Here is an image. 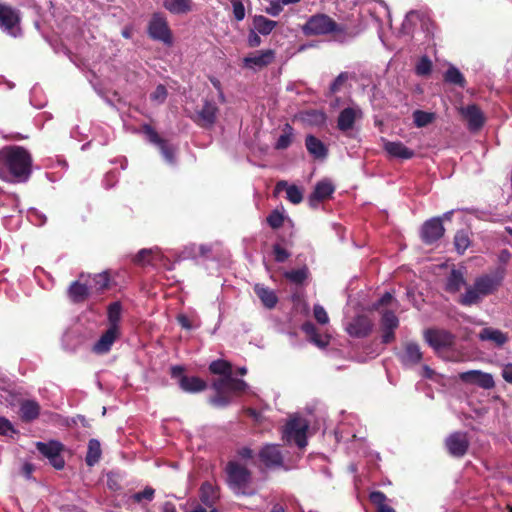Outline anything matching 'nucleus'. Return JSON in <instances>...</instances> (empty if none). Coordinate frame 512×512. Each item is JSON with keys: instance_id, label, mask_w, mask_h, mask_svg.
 <instances>
[{"instance_id": "nucleus-8", "label": "nucleus", "mask_w": 512, "mask_h": 512, "mask_svg": "<svg viewBox=\"0 0 512 512\" xmlns=\"http://www.w3.org/2000/svg\"><path fill=\"white\" fill-rule=\"evenodd\" d=\"M148 32L151 38L162 41L165 44L172 43V34L166 18L159 13L152 16Z\"/></svg>"}, {"instance_id": "nucleus-37", "label": "nucleus", "mask_w": 512, "mask_h": 512, "mask_svg": "<svg viewBox=\"0 0 512 512\" xmlns=\"http://www.w3.org/2000/svg\"><path fill=\"white\" fill-rule=\"evenodd\" d=\"M301 120L309 125L319 126L325 123L326 115L319 110H309L301 113Z\"/></svg>"}, {"instance_id": "nucleus-63", "label": "nucleus", "mask_w": 512, "mask_h": 512, "mask_svg": "<svg viewBox=\"0 0 512 512\" xmlns=\"http://www.w3.org/2000/svg\"><path fill=\"white\" fill-rule=\"evenodd\" d=\"M502 377L506 382L512 383V363L506 364L503 367Z\"/></svg>"}, {"instance_id": "nucleus-29", "label": "nucleus", "mask_w": 512, "mask_h": 512, "mask_svg": "<svg viewBox=\"0 0 512 512\" xmlns=\"http://www.w3.org/2000/svg\"><path fill=\"white\" fill-rule=\"evenodd\" d=\"M276 192L286 190L287 199L293 204H299L303 200V191L296 185H288L286 181H279L275 187Z\"/></svg>"}, {"instance_id": "nucleus-30", "label": "nucleus", "mask_w": 512, "mask_h": 512, "mask_svg": "<svg viewBox=\"0 0 512 512\" xmlns=\"http://www.w3.org/2000/svg\"><path fill=\"white\" fill-rule=\"evenodd\" d=\"M422 359V353L420 347L416 343H407L403 354L401 355V361L405 365H415Z\"/></svg>"}, {"instance_id": "nucleus-19", "label": "nucleus", "mask_w": 512, "mask_h": 512, "mask_svg": "<svg viewBox=\"0 0 512 512\" xmlns=\"http://www.w3.org/2000/svg\"><path fill=\"white\" fill-rule=\"evenodd\" d=\"M461 113L467 120L470 130H478L484 124L483 113L476 105H468L462 108Z\"/></svg>"}, {"instance_id": "nucleus-13", "label": "nucleus", "mask_w": 512, "mask_h": 512, "mask_svg": "<svg viewBox=\"0 0 512 512\" xmlns=\"http://www.w3.org/2000/svg\"><path fill=\"white\" fill-rule=\"evenodd\" d=\"M425 340L435 350H440L452 346L454 336L445 330H428L425 332Z\"/></svg>"}, {"instance_id": "nucleus-44", "label": "nucleus", "mask_w": 512, "mask_h": 512, "mask_svg": "<svg viewBox=\"0 0 512 512\" xmlns=\"http://www.w3.org/2000/svg\"><path fill=\"white\" fill-rule=\"evenodd\" d=\"M399 321L393 311H384L381 318L382 329H396Z\"/></svg>"}, {"instance_id": "nucleus-33", "label": "nucleus", "mask_w": 512, "mask_h": 512, "mask_svg": "<svg viewBox=\"0 0 512 512\" xmlns=\"http://www.w3.org/2000/svg\"><path fill=\"white\" fill-rule=\"evenodd\" d=\"M40 406L36 401L25 400L20 405V416L23 421L30 422L38 417Z\"/></svg>"}, {"instance_id": "nucleus-16", "label": "nucleus", "mask_w": 512, "mask_h": 512, "mask_svg": "<svg viewBox=\"0 0 512 512\" xmlns=\"http://www.w3.org/2000/svg\"><path fill=\"white\" fill-rule=\"evenodd\" d=\"M444 227L440 218H433L424 223L421 234L424 242L433 243L442 237Z\"/></svg>"}, {"instance_id": "nucleus-17", "label": "nucleus", "mask_w": 512, "mask_h": 512, "mask_svg": "<svg viewBox=\"0 0 512 512\" xmlns=\"http://www.w3.org/2000/svg\"><path fill=\"white\" fill-rule=\"evenodd\" d=\"M373 324L371 320L363 315L355 317L346 327V331L353 337H365L372 330Z\"/></svg>"}, {"instance_id": "nucleus-23", "label": "nucleus", "mask_w": 512, "mask_h": 512, "mask_svg": "<svg viewBox=\"0 0 512 512\" xmlns=\"http://www.w3.org/2000/svg\"><path fill=\"white\" fill-rule=\"evenodd\" d=\"M254 292L267 309H273L277 305L278 297L274 290L258 283L254 286Z\"/></svg>"}, {"instance_id": "nucleus-7", "label": "nucleus", "mask_w": 512, "mask_h": 512, "mask_svg": "<svg viewBox=\"0 0 512 512\" xmlns=\"http://www.w3.org/2000/svg\"><path fill=\"white\" fill-rule=\"evenodd\" d=\"M20 12L7 4L0 3V29L12 37L21 35Z\"/></svg>"}, {"instance_id": "nucleus-36", "label": "nucleus", "mask_w": 512, "mask_h": 512, "mask_svg": "<svg viewBox=\"0 0 512 512\" xmlns=\"http://www.w3.org/2000/svg\"><path fill=\"white\" fill-rule=\"evenodd\" d=\"M217 498L218 493L216 488L209 482L203 483L200 489L201 501L208 507H211L213 506Z\"/></svg>"}, {"instance_id": "nucleus-5", "label": "nucleus", "mask_w": 512, "mask_h": 512, "mask_svg": "<svg viewBox=\"0 0 512 512\" xmlns=\"http://www.w3.org/2000/svg\"><path fill=\"white\" fill-rule=\"evenodd\" d=\"M226 472L228 484L236 494H252L247 490L250 482V472L244 466L236 461H231L226 467Z\"/></svg>"}, {"instance_id": "nucleus-61", "label": "nucleus", "mask_w": 512, "mask_h": 512, "mask_svg": "<svg viewBox=\"0 0 512 512\" xmlns=\"http://www.w3.org/2000/svg\"><path fill=\"white\" fill-rule=\"evenodd\" d=\"M291 141H292L291 132L284 133L278 138L277 143H276V148L285 149L291 144Z\"/></svg>"}, {"instance_id": "nucleus-48", "label": "nucleus", "mask_w": 512, "mask_h": 512, "mask_svg": "<svg viewBox=\"0 0 512 512\" xmlns=\"http://www.w3.org/2000/svg\"><path fill=\"white\" fill-rule=\"evenodd\" d=\"M432 68V62L428 57H422L416 65V73L419 76H426L430 74Z\"/></svg>"}, {"instance_id": "nucleus-58", "label": "nucleus", "mask_w": 512, "mask_h": 512, "mask_svg": "<svg viewBox=\"0 0 512 512\" xmlns=\"http://www.w3.org/2000/svg\"><path fill=\"white\" fill-rule=\"evenodd\" d=\"M15 432L11 422L4 418L0 417V434L5 436H10Z\"/></svg>"}, {"instance_id": "nucleus-46", "label": "nucleus", "mask_w": 512, "mask_h": 512, "mask_svg": "<svg viewBox=\"0 0 512 512\" xmlns=\"http://www.w3.org/2000/svg\"><path fill=\"white\" fill-rule=\"evenodd\" d=\"M284 276L295 284H301L307 277V269L301 268L296 270L287 271Z\"/></svg>"}, {"instance_id": "nucleus-22", "label": "nucleus", "mask_w": 512, "mask_h": 512, "mask_svg": "<svg viewBox=\"0 0 512 512\" xmlns=\"http://www.w3.org/2000/svg\"><path fill=\"white\" fill-rule=\"evenodd\" d=\"M362 117V111L356 107H348L341 111L338 117V128L347 131L353 127L354 122Z\"/></svg>"}, {"instance_id": "nucleus-62", "label": "nucleus", "mask_w": 512, "mask_h": 512, "mask_svg": "<svg viewBox=\"0 0 512 512\" xmlns=\"http://www.w3.org/2000/svg\"><path fill=\"white\" fill-rule=\"evenodd\" d=\"M348 78V75L347 73H341L337 76V78L333 81V83L331 84V91L332 92H336L340 89V87L342 86V84L347 80Z\"/></svg>"}, {"instance_id": "nucleus-4", "label": "nucleus", "mask_w": 512, "mask_h": 512, "mask_svg": "<svg viewBox=\"0 0 512 512\" xmlns=\"http://www.w3.org/2000/svg\"><path fill=\"white\" fill-rule=\"evenodd\" d=\"M212 386L217 395L211 398V403L218 407L228 405L233 395L245 391L248 387L244 380L235 379L232 374L215 380Z\"/></svg>"}, {"instance_id": "nucleus-53", "label": "nucleus", "mask_w": 512, "mask_h": 512, "mask_svg": "<svg viewBox=\"0 0 512 512\" xmlns=\"http://www.w3.org/2000/svg\"><path fill=\"white\" fill-rule=\"evenodd\" d=\"M314 317L320 324H327L329 322V317L326 310L321 305H315L313 308Z\"/></svg>"}, {"instance_id": "nucleus-64", "label": "nucleus", "mask_w": 512, "mask_h": 512, "mask_svg": "<svg viewBox=\"0 0 512 512\" xmlns=\"http://www.w3.org/2000/svg\"><path fill=\"white\" fill-rule=\"evenodd\" d=\"M160 512H177L176 506L170 501H166L159 506Z\"/></svg>"}, {"instance_id": "nucleus-6", "label": "nucleus", "mask_w": 512, "mask_h": 512, "mask_svg": "<svg viewBox=\"0 0 512 512\" xmlns=\"http://www.w3.org/2000/svg\"><path fill=\"white\" fill-rule=\"evenodd\" d=\"M309 423L301 417L291 418L283 429V439L288 442H294L300 449L307 445V430Z\"/></svg>"}, {"instance_id": "nucleus-10", "label": "nucleus", "mask_w": 512, "mask_h": 512, "mask_svg": "<svg viewBox=\"0 0 512 512\" xmlns=\"http://www.w3.org/2000/svg\"><path fill=\"white\" fill-rule=\"evenodd\" d=\"M259 458L266 467H282L286 470L291 468V466L284 464L279 446L275 444L263 446L259 451Z\"/></svg>"}, {"instance_id": "nucleus-52", "label": "nucleus", "mask_w": 512, "mask_h": 512, "mask_svg": "<svg viewBox=\"0 0 512 512\" xmlns=\"http://www.w3.org/2000/svg\"><path fill=\"white\" fill-rule=\"evenodd\" d=\"M158 146L164 159L170 164L174 163V148L168 145L164 140L158 144Z\"/></svg>"}, {"instance_id": "nucleus-12", "label": "nucleus", "mask_w": 512, "mask_h": 512, "mask_svg": "<svg viewBox=\"0 0 512 512\" xmlns=\"http://www.w3.org/2000/svg\"><path fill=\"white\" fill-rule=\"evenodd\" d=\"M120 335V329H116L115 327H108V329L94 343L92 351L97 355L108 353L115 341L119 339Z\"/></svg>"}, {"instance_id": "nucleus-55", "label": "nucleus", "mask_w": 512, "mask_h": 512, "mask_svg": "<svg viewBox=\"0 0 512 512\" xmlns=\"http://www.w3.org/2000/svg\"><path fill=\"white\" fill-rule=\"evenodd\" d=\"M268 224L272 228H279L283 225L284 217L278 211H273L267 218Z\"/></svg>"}, {"instance_id": "nucleus-57", "label": "nucleus", "mask_w": 512, "mask_h": 512, "mask_svg": "<svg viewBox=\"0 0 512 512\" xmlns=\"http://www.w3.org/2000/svg\"><path fill=\"white\" fill-rule=\"evenodd\" d=\"M273 252L275 260L280 263L286 261L290 256L289 252L280 245H274Z\"/></svg>"}, {"instance_id": "nucleus-31", "label": "nucleus", "mask_w": 512, "mask_h": 512, "mask_svg": "<svg viewBox=\"0 0 512 512\" xmlns=\"http://www.w3.org/2000/svg\"><path fill=\"white\" fill-rule=\"evenodd\" d=\"M179 385L185 392L196 393L206 388V382L199 377L181 376Z\"/></svg>"}, {"instance_id": "nucleus-9", "label": "nucleus", "mask_w": 512, "mask_h": 512, "mask_svg": "<svg viewBox=\"0 0 512 512\" xmlns=\"http://www.w3.org/2000/svg\"><path fill=\"white\" fill-rule=\"evenodd\" d=\"M36 447L38 451L49 459L51 465L56 469L64 467V459L61 456L63 446L57 441H50L48 443L37 442Z\"/></svg>"}, {"instance_id": "nucleus-45", "label": "nucleus", "mask_w": 512, "mask_h": 512, "mask_svg": "<svg viewBox=\"0 0 512 512\" xmlns=\"http://www.w3.org/2000/svg\"><path fill=\"white\" fill-rule=\"evenodd\" d=\"M455 248L459 253H463L470 245L468 234L464 231L457 232L454 238Z\"/></svg>"}, {"instance_id": "nucleus-20", "label": "nucleus", "mask_w": 512, "mask_h": 512, "mask_svg": "<svg viewBox=\"0 0 512 512\" xmlns=\"http://www.w3.org/2000/svg\"><path fill=\"white\" fill-rule=\"evenodd\" d=\"M384 150L391 157L403 160L411 159L415 155L412 149L408 148L402 142L399 141H386L384 143Z\"/></svg>"}, {"instance_id": "nucleus-18", "label": "nucleus", "mask_w": 512, "mask_h": 512, "mask_svg": "<svg viewBox=\"0 0 512 512\" xmlns=\"http://www.w3.org/2000/svg\"><path fill=\"white\" fill-rule=\"evenodd\" d=\"M478 338L483 342H491L497 347H502L509 340L507 333L492 327L483 328L479 332Z\"/></svg>"}, {"instance_id": "nucleus-50", "label": "nucleus", "mask_w": 512, "mask_h": 512, "mask_svg": "<svg viewBox=\"0 0 512 512\" xmlns=\"http://www.w3.org/2000/svg\"><path fill=\"white\" fill-rule=\"evenodd\" d=\"M233 8V16L236 21L240 22L245 18V7L242 0H233L231 2Z\"/></svg>"}, {"instance_id": "nucleus-59", "label": "nucleus", "mask_w": 512, "mask_h": 512, "mask_svg": "<svg viewBox=\"0 0 512 512\" xmlns=\"http://www.w3.org/2000/svg\"><path fill=\"white\" fill-rule=\"evenodd\" d=\"M386 495L380 491H374L370 494V500L377 506V509L385 505Z\"/></svg>"}, {"instance_id": "nucleus-39", "label": "nucleus", "mask_w": 512, "mask_h": 512, "mask_svg": "<svg viewBox=\"0 0 512 512\" xmlns=\"http://www.w3.org/2000/svg\"><path fill=\"white\" fill-rule=\"evenodd\" d=\"M436 118L435 113L432 112H426L422 110H415L413 112V120L414 124L418 128L425 127L429 124H431Z\"/></svg>"}, {"instance_id": "nucleus-25", "label": "nucleus", "mask_w": 512, "mask_h": 512, "mask_svg": "<svg viewBox=\"0 0 512 512\" xmlns=\"http://www.w3.org/2000/svg\"><path fill=\"white\" fill-rule=\"evenodd\" d=\"M163 255L158 248L142 249L134 257V262L138 265L157 264L162 261Z\"/></svg>"}, {"instance_id": "nucleus-35", "label": "nucleus", "mask_w": 512, "mask_h": 512, "mask_svg": "<svg viewBox=\"0 0 512 512\" xmlns=\"http://www.w3.org/2000/svg\"><path fill=\"white\" fill-rule=\"evenodd\" d=\"M101 445L96 439H90L88 442V450L86 455V463L88 466H94L101 458Z\"/></svg>"}, {"instance_id": "nucleus-49", "label": "nucleus", "mask_w": 512, "mask_h": 512, "mask_svg": "<svg viewBox=\"0 0 512 512\" xmlns=\"http://www.w3.org/2000/svg\"><path fill=\"white\" fill-rule=\"evenodd\" d=\"M167 94L168 93L166 87L162 84H159L155 91L151 93L150 99L157 104H162L166 100Z\"/></svg>"}, {"instance_id": "nucleus-15", "label": "nucleus", "mask_w": 512, "mask_h": 512, "mask_svg": "<svg viewBox=\"0 0 512 512\" xmlns=\"http://www.w3.org/2000/svg\"><path fill=\"white\" fill-rule=\"evenodd\" d=\"M275 57L273 50L257 51L243 59L244 67L252 70L261 69L269 65Z\"/></svg>"}, {"instance_id": "nucleus-60", "label": "nucleus", "mask_w": 512, "mask_h": 512, "mask_svg": "<svg viewBox=\"0 0 512 512\" xmlns=\"http://www.w3.org/2000/svg\"><path fill=\"white\" fill-rule=\"evenodd\" d=\"M394 302V297L391 293L386 292L375 304L376 309H380L381 307L392 306Z\"/></svg>"}, {"instance_id": "nucleus-21", "label": "nucleus", "mask_w": 512, "mask_h": 512, "mask_svg": "<svg viewBox=\"0 0 512 512\" xmlns=\"http://www.w3.org/2000/svg\"><path fill=\"white\" fill-rule=\"evenodd\" d=\"M334 190L335 187L330 180L325 179L319 181L309 198L310 204L315 206L318 202L329 198L333 194Z\"/></svg>"}, {"instance_id": "nucleus-28", "label": "nucleus", "mask_w": 512, "mask_h": 512, "mask_svg": "<svg viewBox=\"0 0 512 512\" xmlns=\"http://www.w3.org/2000/svg\"><path fill=\"white\" fill-rule=\"evenodd\" d=\"M90 292L91 289L87 280L84 283L73 282L68 290L69 297L73 302H83Z\"/></svg>"}, {"instance_id": "nucleus-56", "label": "nucleus", "mask_w": 512, "mask_h": 512, "mask_svg": "<svg viewBox=\"0 0 512 512\" xmlns=\"http://www.w3.org/2000/svg\"><path fill=\"white\" fill-rule=\"evenodd\" d=\"M143 131L144 133L146 134V136L148 137L149 141L151 143H154L156 145L160 144L163 140L159 137V135L157 134V132L149 125H144L143 126Z\"/></svg>"}, {"instance_id": "nucleus-14", "label": "nucleus", "mask_w": 512, "mask_h": 512, "mask_svg": "<svg viewBox=\"0 0 512 512\" xmlns=\"http://www.w3.org/2000/svg\"><path fill=\"white\" fill-rule=\"evenodd\" d=\"M446 448L454 457H462L469 447V441L465 433L455 432L447 437Z\"/></svg>"}, {"instance_id": "nucleus-3", "label": "nucleus", "mask_w": 512, "mask_h": 512, "mask_svg": "<svg viewBox=\"0 0 512 512\" xmlns=\"http://www.w3.org/2000/svg\"><path fill=\"white\" fill-rule=\"evenodd\" d=\"M302 30L307 36L333 33L335 40L341 42L353 38L359 33V31H352L346 26L337 24L330 16L321 13L311 16L303 25Z\"/></svg>"}, {"instance_id": "nucleus-2", "label": "nucleus", "mask_w": 512, "mask_h": 512, "mask_svg": "<svg viewBox=\"0 0 512 512\" xmlns=\"http://www.w3.org/2000/svg\"><path fill=\"white\" fill-rule=\"evenodd\" d=\"M503 280L501 274H484L477 277L471 285L466 286L465 292L458 297V303L463 306L478 305L482 300L494 294Z\"/></svg>"}, {"instance_id": "nucleus-38", "label": "nucleus", "mask_w": 512, "mask_h": 512, "mask_svg": "<svg viewBox=\"0 0 512 512\" xmlns=\"http://www.w3.org/2000/svg\"><path fill=\"white\" fill-rule=\"evenodd\" d=\"M253 23L255 29L262 35L270 34L277 25L275 21L270 20L262 15L255 16Z\"/></svg>"}, {"instance_id": "nucleus-32", "label": "nucleus", "mask_w": 512, "mask_h": 512, "mask_svg": "<svg viewBox=\"0 0 512 512\" xmlns=\"http://www.w3.org/2000/svg\"><path fill=\"white\" fill-rule=\"evenodd\" d=\"M302 330L308 336L309 340L320 348H324L329 344V336H321L317 333V329L311 322L302 325Z\"/></svg>"}, {"instance_id": "nucleus-24", "label": "nucleus", "mask_w": 512, "mask_h": 512, "mask_svg": "<svg viewBox=\"0 0 512 512\" xmlns=\"http://www.w3.org/2000/svg\"><path fill=\"white\" fill-rule=\"evenodd\" d=\"M163 7L172 14H188L194 10L193 0H164Z\"/></svg>"}, {"instance_id": "nucleus-11", "label": "nucleus", "mask_w": 512, "mask_h": 512, "mask_svg": "<svg viewBox=\"0 0 512 512\" xmlns=\"http://www.w3.org/2000/svg\"><path fill=\"white\" fill-rule=\"evenodd\" d=\"M462 382L477 385L483 389H491L495 386L493 376L480 370H470L459 374Z\"/></svg>"}, {"instance_id": "nucleus-27", "label": "nucleus", "mask_w": 512, "mask_h": 512, "mask_svg": "<svg viewBox=\"0 0 512 512\" xmlns=\"http://www.w3.org/2000/svg\"><path fill=\"white\" fill-rule=\"evenodd\" d=\"M466 284L464 271L453 269L447 277L445 289L449 293H457Z\"/></svg>"}, {"instance_id": "nucleus-47", "label": "nucleus", "mask_w": 512, "mask_h": 512, "mask_svg": "<svg viewBox=\"0 0 512 512\" xmlns=\"http://www.w3.org/2000/svg\"><path fill=\"white\" fill-rule=\"evenodd\" d=\"M445 80L447 82H449V83L457 84V85H460V86H463V84H464V77H463V75L455 67H450L446 71V73H445Z\"/></svg>"}, {"instance_id": "nucleus-54", "label": "nucleus", "mask_w": 512, "mask_h": 512, "mask_svg": "<svg viewBox=\"0 0 512 512\" xmlns=\"http://www.w3.org/2000/svg\"><path fill=\"white\" fill-rule=\"evenodd\" d=\"M283 7L284 6L281 3V0H272L270 1L269 5L265 8V11L267 14L276 17L282 12Z\"/></svg>"}, {"instance_id": "nucleus-26", "label": "nucleus", "mask_w": 512, "mask_h": 512, "mask_svg": "<svg viewBox=\"0 0 512 512\" xmlns=\"http://www.w3.org/2000/svg\"><path fill=\"white\" fill-rule=\"evenodd\" d=\"M218 108L215 103L205 101L203 107L198 111V117L202 126L210 127L216 121Z\"/></svg>"}, {"instance_id": "nucleus-42", "label": "nucleus", "mask_w": 512, "mask_h": 512, "mask_svg": "<svg viewBox=\"0 0 512 512\" xmlns=\"http://www.w3.org/2000/svg\"><path fill=\"white\" fill-rule=\"evenodd\" d=\"M121 317V305L118 302H114L108 307V321L109 327H115L120 329L119 321Z\"/></svg>"}, {"instance_id": "nucleus-1", "label": "nucleus", "mask_w": 512, "mask_h": 512, "mask_svg": "<svg viewBox=\"0 0 512 512\" xmlns=\"http://www.w3.org/2000/svg\"><path fill=\"white\" fill-rule=\"evenodd\" d=\"M32 172L31 154L20 146L0 150V178L11 183L26 182Z\"/></svg>"}, {"instance_id": "nucleus-40", "label": "nucleus", "mask_w": 512, "mask_h": 512, "mask_svg": "<svg viewBox=\"0 0 512 512\" xmlns=\"http://www.w3.org/2000/svg\"><path fill=\"white\" fill-rule=\"evenodd\" d=\"M91 291H101L108 286L109 277L106 273L96 274L93 277L87 279Z\"/></svg>"}, {"instance_id": "nucleus-34", "label": "nucleus", "mask_w": 512, "mask_h": 512, "mask_svg": "<svg viewBox=\"0 0 512 512\" xmlns=\"http://www.w3.org/2000/svg\"><path fill=\"white\" fill-rule=\"evenodd\" d=\"M306 148L315 158H324L327 153L324 144L312 135L306 137Z\"/></svg>"}, {"instance_id": "nucleus-43", "label": "nucleus", "mask_w": 512, "mask_h": 512, "mask_svg": "<svg viewBox=\"0 0 512 512\" xmlns=\"http://www.w3.org/2000/svg\"><path fill=\"white\" fill-rule=\"evenodd\" d=\"M366 4L369 6L368 11L375 18H378V14H380L379 10H382L383 13L387 15L389 14L388 6L382 0H367Z\"/></svg>"}, {"instance_id": "nucleus-51", "label": "nucleus", "mask_w": 512, "mask_h": 512, "mask_svg": "<svg viewBox=\"0 0 512 512\" xmlns=\"http://www.w3.org/2000/svg\"><path fill=\"white\" fill-rule=\"evenodd\" d=\"M154 493L155 490L153 488L146 487L143 491L133 494L132 499L137 503H140L143 500L151 501L154 497Z\"/></svg>"}, {"instance_id": "nucleus-41", "label": "nucleus", "mask_w": 512, "mask_h": 512, "mask_svg": "<svg viewBox=\"0 0 512 512\" xmlns=\"http://www.w3.org/2000/svg\"><path fill=\"white\" fill-rule=\"evenodd\" d=\"M209 370L211 373L221 375L222 377L232 374L231 365L224 360L213 361L209 366Z\"/></svg>"}]
</instances>
